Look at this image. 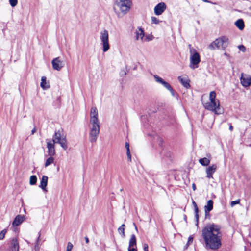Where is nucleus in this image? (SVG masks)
Masks as SVG:
<instances>
[{
    "label": "nucleus",
    "instance_id": "53",
    "mask_svg": "<svg viewBox=\"0 0 251 251\" xmlns=\"http://www.w3.org/2000/svg\"><path fill=\"white\" fill-rule=\"evenodd\" d=\"M134 225H135V224H134ZM135 228L137 229V227L136 226H135Z\"/></svg>",
    "mask_w": 251,
    "mask_h": 251
},
{
    "label": "nucleus",
    "instance_id": "49",
    "mask_svg": "<svg viewBox=\"0 0 251 251\" xmlns=\"http://www.w3.org/2000/svg\"><path fill=\"white\" fill-rule=\"evenodd\" d=\"M35 131V128H34V129H33L32 130V134H34V133Z\"/></svg>",
    "mask_w": 251,
    "mask_h": 251
},
{
    "label": "nucleus",
    "instance_id": "21",
    "mask_svg": "<svg viewBox=\"0 0 251 251\" xmlns=\"http://www.w3.org/2000/svg\"><path fill=\"white\" fill-rule=\"evenodd\" d=\"M236 26L240 30H242L245 26L244 22L241 19H238L235 23Z\"/></svg>",
    "mask_w": 251,
    "mask_h": 251
},
{
    "label": "nucleus",
    "instance_id": "37",
    "mask_svg": "<svg viewBox=\"0 0 251 251\" xmlns=\"http://www.w3.org/2000/svg\"><path fill=\"white\" fill-rule=\"evenodd\" d=\"M193 237L192 236H189L188 238V244H191L193 242Z\"/></svg>",
    "mask_w": 251,
    "mask_h": 251
},
{
    "label": "nucleus",
    "instance_id": "32",
    "mask_svg": "<svg viewBox=\"0 0 251 251\" xmlns=\"http://www.w3.org/2000/svg\"><path fill=\"white\" fill-rule=\"evenodd\" d=\"M127 72H128V70L126 68H125L120 71V74L121 75L124 76V75H126Z\"/></svg>",
    "mask_w": 251,
    "mask_h": 251
},
{
    "label": "nucleus",
    "instance_id": "46",
    "mask_svg": "<svg viewBox=\"0 0 251 251\" xmlns=\"http://www.w3.org/2000/svg\"><path fill=\"white\" fill-rule=\"evenodd\" d=\"M192 203H193V205H194V208H195V207H197V204H196V203L194 201H193V202H192Z\"/></svg>",
    "mask_w": 251,
    "mask_h": 251
},
{
    "label": "nucleus",
    "instance_id": "23",
    "mask_svg": "<svg viewBox=\"0 0 251 251\" xmlns=\"http://www.w3.org/2000/svg\"><path fill=\"white\" fill-rule=\"evenodd\" d=\"M199 162L203 166H207L209 164L210 160L206 157H204L200 159L199 160Z\"/></svg>",
    "mask_w": 251,
    "mask_h": 251
},
{
    "label": "nucleus",
    "instance_id": "45",
    "mask_svg": "<svg viewBox=\"0 0 251 251\" xmlns=\"http://www.w3.org/2000/svg\"><path fill=\"white\" fill-rule=\"evenodd\" d=\"M194 210H195V214H198V211H199V210H198V207H195V208H194Z\"/></svg>",
    "mask_w": 251,
    "mask_h": 251
},
{
    "label": "nucleus",
    "instance_id": "50",
    "mask_svg": "<svg viewBox=\"0 0 251 251\" xmlns=\"http://www.w3.org/2000/svg\"><path fill=\"white\" fill-rule=\"evenodd\" d=\"M202 0L205 2H209V1L207 0Z\"/></svg>",
    "mask_w": 251,
    "mask_h": 251
},
{
    "label": "nucleus",
    "instance_id": "40",
    "mask_svg": "<svg viewBox=\"0 0 251 251\" xmlns=\"http://www.w3.org/2000/svg\"><path fill=\"white\" fill-rule=\"evenodd\" d=\"M126 153H127L128 159L129 160V161H131V155L130 154V151L126 152Z\"/></svg>",
    "mask_w": 251,
    "mask_h": 251
},
{
    "label": "nucleus",
    "instance_id": "31",
    "mask_svg": "<svg viewBox=\"0 0 251 251\" xmlns=\"http://www.w3.org/2000/svg\"><path fill=\"white\" fill-rule=\"evenodd\" d=\"M9 1L10 5L14 7L17 4L18 0H9Z\"/></svg>",
    "mask_w": 251,
    "mask_h": 251
},
{
    "label": "nucleus",
    "instance_id": "19",
    "mask_svg": "<svg viewBox=\"0 0 251 251\" xmlns=\"http://www.w3.org/2000/svg\"><path fill=\"white\" fill-rule=\"evenodd\" d=\"M129 248H135L137 249L136 247V237L134 234H132L131 236L129 242Z\"/></svg>",
    "mask_w": 251,
    "mask_h": 251
},
{
    "label": "nucleus",
    "instance_id": "39",
    "mask_svg": "<svg viewBox=\"0 0 251 251\" xmlns=\"http://www.w3.org/2000/svg\"><path fill=\"white\" fill-rule=\"evenodd\" d=\"M126 152H129L130 151H129V144L128 143H126Z\"/></svg>",
    "mask_w": 251,
    "mask_h": 251
},
{
    "label": "nucleus",
    "instance_id": "17",
    "mask_svg": "<svg viewBox=\"0 0 251 251\" xmlns=\"http://www.w3.org/2000/svg\"><path fill=\"white\" fill-rule=\"evenodd\" d=\"M178 79L184 87L186 88L190 87V80L187 76H178Z\"/></svg>",
    "mask_w": 251,
    "mask_h": 251
},
{
    "label": "nucleus",
    "instance_id": "44",
    "mask_svg": "<svg viewBox=\"0 0 251 251\" xmlns=\"http://www.w3.org/2000/svg\"><path fill=\"white\" fill-rule=\"evenodd\" d=\"M85 242L87 244H88L89 242V238L87 237H85Z\"/></svg>",
    "mask_w": 251,
    "mask_h": 251
},
{
    "label": "nucleus",
    "instance_id": "28",
    "mask_svg": "<svg viewBox=\"0 0 251 251\" xmlns=\"http://www.w3.org/2000/svg\"><path fill=\"white\" fill-rule=\"evenodd\" d=\"M58 144H59L61 147L65 150H66L68 148L66 138L65 139H63V140L61 141H60Z\"/></svg>",
    "mask_w": 251,
    "mask_h": 251
},
{
    "label": "nucleus",
    "instance_id": "42",
    "mask_svg": "<svg viewBox=\"0 0 251 251\" xmlns=\"http://www.w3.org/2000/svg\"><path fill=\"white\" fill-rule=\"evenodd\" d=\"M195 217H196V221H197V225H198V219H199L198 214H195Z\"/></svg>",
    "mask_w": 251,
    "mask_h": 251
},
{
    "label": "nucleus",
    "instance_id": "29",
    "mask_svg": "<svg viewBox=\"0 0 251 251\" xmlns=\"http://www.w3.org/2000/svg\"><path fill=\"white\" fill-rule=\"evenodd\" d=\"M161 22V21L155 17L152 16L151 17V22L152 24L158 25Z\"/></svg>",
    "mask_w": 251,
    "mask_h": 251
},
{
    "label": "nucleus",
    "instance_id": "51",
    "mask_svg": "<svg viewBox=\"0 0 251 251\" xmlns=\"http://www.w3.org/2000/svg\"><path fill=\"white\" fill-rule=\"evenodd\" d=\"M184 219L185 220H186V215H184Z\"/></svg>",
    "mask_w": 251,
    "mask_h": 251
},
{
    "label": "nucleus",
    "instance_id": "25",
    "mask_svg": "<svg viewBox=\"0 0 251 251\" xmlns=\"http://www.w3.org/2000/svg\"><path fill=\"white\" fill-rule=\"evenodd\" d=\"M54 162V158L53 156H50V157L46 160L45 163V167H47L53 163Z\"/></svg>",
    "mask_w": 251,
    "mask_h": 251
},
{
    "label": "nucleus",
    "instance_id": "1",
    "mask_svg": "<svg viewBox=\"0 0 251 251\" xmlns=\"http://www.w3.org/2000/svg\"><path fill=\"white\" fill-rule=\"evenodd\" d=\"M202 236L206 248L217 250L221 247L222 234L219 226L214 224L207 225L202 230Z\"/></svg>",
    "mask_w": 251,
    "mask_h": 251
},
{
    "label": "nucleus",
    "instance_id": "18",
    "mask_svg": "<svg viewBox=\"0 0 251 251\" xmlns=\"http://www.w3.org/2000/svg\"><path fill=\"white\" fill-rule=\"evenodd\" d=\"M48 177L46 176H43L40 181L39 187L43 191H47L46 187L48 184Z\"/></svg>",
    "mask_w": 251,
    "mask_h": 251
},
{
    "label": "nucleus",
    "instance_id": "5",
    "mask_svg": "<svg viewBox=\"0 0 251 251\" xmlns=\"http://www.w3.org/2000/svg\"><path fill=\"white\" fill-rule=\"evenodd\" d=\"M190 64L189 67L195 69L198 67V65L201 61L200 56L198 52L194 48H190Z\"/></svg>",
    "mask_w": 251,
    "mask_h": 251
},
{
    "label": "nucleus",
    "instance_id": "34",
    "mask_svg": "<svg viewBox=\"0 0 251 251\" xmlns=\"http://www.w3.org/2000/svg\"><path fill=\"white\" fill-rule=\"evenodd\" d=\"M240 200L239 199L236 201H232L230 203V205L231 207H233L235 204H239L240 203Z\"/></svg>",
    "mask_w": 251,
    "mask_h": 251
},
{
    "label": "nucleus",
    "instance_id": "24",
    "mask_svg": "<svg viewBox=\"0 0 251 251\" xmlns=\"http://www.w3.org/2000/svg\"><path fill=\"white\" fill-rule=\"evenodd\" d=\"M12 251H19V244L17 240L13 239L12 241Z\"/></svg>",
    "mask_w": 251,
    "mask_h": 251
},
{
    "label": "nucleus",
    "instance_id": "3",
    "mask_svg": "<svg viewBox=\"0 0 251 251\" xmlns=\"http://www.w3.org/2000/svg\"><path fill=\"white\" fill-rule=\"evenodd\" d=\"M132 6V0H116L113 9L118 17H122L130 11Z\"/></svg>",
    "mask_w": 251,
    "mask_h": 251
},
{
    "label": "nucleus",
    "instance_id": "48",
    "mask_svg": "<svg viewBox=\"0 0 251 251\" xmlns=\"http://www.w3.org/2000/svg\"><path fill=\"white\" fill-rule=\"evenodd\" d=\"M40 235H39V237H38V238L37 239V242H36V243H37L38 244V242H39V241L40 240Z\"/></svg>",
    "mask_w": 251,
    "mask_h": 251
},
{
    "label": "nucleus",
    "instance_id": "36",
    "mask_svg": "<svg viewBox=\"0 0 251 251\" xmlns=\"http://www.w3.org/2000/svg\"><path fill=\"white\" fill-rule=\"evenodd\" d=\"M144 251H148V245L146 243H144L143 245Z\"/></svg>",
    "mask_w": 251,
    "mask_h": 251
},
{
    "label": "nucleus",
    "instance_id": "2",
    "mask_svg": "<svg viewBox=\"0 0 251 251\" xmlns=\"http://www.w3.org/2000/svg\"><path fill=\"white\" fill-rule=\"evenodd\" d=\"M100 124L98 109L96 107H92L90 112L89 123V140L91 143H94L97 141L100 133Z\"/></svg>",
    "mask_w": 251,
    "mask_h": 251
},
{
    "label": "nucleus",
    "instance_id": "33",
    "mask_svg": "<svg viewBox=\"0 0 251 251\" xmlns=\"http://www.w3.org/2000/svg\"><path fill=\"white\" fill-rule=\"evenodd\" d=\"M73 245L72 243L71 242H68L67 244V246L66 248V251H71L72 249H73Z\"/></svg>",
    "mask_w": 251,
    "mask_h": 251
},
{
    "label": "nucleus",
    "instance_id": "30",
    "mask_svg": "<svg viewBox=\"0 0 251 251\" xmlns=\"http://www.w3.org/2000/svg\"><path fill=\"white\" fill-rule=\"evenodd\" d=\"M7 232V230L4 229L2 230L0 233V240L4 239L5 235Z\"/></svg>",
    "mask_w": 251,
    "mask_h": 251
},
{
    "label": "nucleus",
    "instance_id": "26",
    "mask_svg": "<svg viewBox=\"0 0 251 251\" xmlns=\"http://www.w3.org/2000/svg\"><path fill=\"white\" fill-rule=\"evenodd\" d=\"M125 226L124 224L122 225L118 229V232L122 237H125Z\"/></svg>",
    "mask_w": 251,
    "mask_h": 251
},
{
    "label": "nucleus",
    "instance_id": "4",
    "mask_svg": "<svg viewBox=\"0 0 251 251\" xmlns=\"http://www.w3.org/2000/svg\"><path fill=\"white\" fill-rule=\"evenodd\" d=\"M216 94L215 91H211L209 94L208 101H202L204 107L209 111L214 112L215 114L219 115L223 113V109L220 104L218 99H216Z\"/></svg>",
    "mask_w": 251,
    "mask_h": 251
},
{
    "label": "nucleus",
    "instance_id": "12",
    "mask_svg": "<svg viewBox=\"0 0 251 251\" xmlns=\"http://www.w3.org/2000/svg\"><path fill=\"white\" fill-rule=\"evenodd\" d=\"M166 8V4L164 2H160L154 7V13L155 15H160L165 11Z\"/></svg>",
    "mask_w": 251,
    "mask_h": 251
},
{
    "label": "nucleus",
    "instance_id": "16",
    "mask_svg": "<svg viewBox=\"0 0 251 251\" xmlns=\"http://www.w3.org/2000/svg\"><path fill=\"white\" fill-rule=\"evenodd\" d=\"M25 219V216L22 215H18L14 218L12 226H17L21 224Z\"/></svg>",
    "mask_w": 251,
    "mask_h": 251
},
{
    "label": "nucleus",
    "instance_id": "52",
    "mask_svg": "<svg viewBox=\"0 0 251 251\" xmlns=\"http://www.w3.org/2000/svg\"><path fill=\"white\" fill-rule=\"evenodd\" d=\"M152 40V38H149L148 40L149 41V40Z\"/></svg>",
    "mask_w": 251,
    "mask_h": 251
},
{
    "label": "nucleus",
    "instance_id": "8",
    "mask_svg": "<svg viewBox=\"0 0 251 251\" xmlns=\"http://www.w3.org/2000/svg\"><path fill=\"white\" fill-rule=\"evenodd\" d=\"M154 78L156 82L161 84L165 88H166L171 92L172 96H174L175 94L174 90L168 82L164 80L162 78L160 77L157 75H154Z\"/></svg>",
    "mask_w": 251,
    "mask_h": 251
},
{
    "label": "nucleus",
    "instance_id": "10",
    "mask_svg": "<svg viewBox=\"0 0 251 251\" xmlns=\"http://www.w3.org/2000/svg\"><path fill=\"white\" fill-rule=\"evenodd\" d=\"M241 83L245 87L251 86V76L242 74L240 77Z\"/></svg>",
    "mask_w": 251,
    "mask_h": 251
},
{
    "label": "nucleus",
    "instance_id": "35",
    "mask_svg": "<svg viewBox=\"0 0 251 251\" xmlns=\"http://www.w3.org/2000/svg\"><path fill=\"white\" fill-rule=\"evenodd\" d=\"M238 48L243 52H244L246 51L245 47L242 45L238 46Z\"/></svg>",
    "mask_w": 251,
    "mask_h": 251
},
{
    "label": "nucleus",
    "instance_id": "38",
    "mask_svg": "<svg viewBox=\"0 0 251 251\" xmlns=\"http://www.w3.org/2000/svg\"><path fill=\"white\" fill-rule=\"evenodd\" d=\"M39 245L37 243H36L34 247V250L35 251H39Z\"/></svg>",
    "mask_w": 251,
    "mask_h": 251
},
{
    "label": "nucleus",
    "instance_id": "9",
    "mask_svg": "<svg viewBox=\"0 0 251 251\" xmlns=\"http://www.w3.org/2000/svg\"><path fill=\"white\" fill-rule=\"evenodd\" d=\"M66 136L63 134V131L62 129H59L55 132V133L52 137V142L53 143H58L60 141H61L63 139H65Z\"/></svg>",
    "mask_w": 251,
    "mask_h": 251
},
{
    "label": "nucleus",
    "instance_id": "47",
    "mask_svg": "<svg viewBox=\"0 0 251 251\" xmlns=\"http://www.w3.org/2000/svg\"><path fill=\"white\" fill-rule=\"evenodd\" d=\"M229 130L230 131H232L233 130V126H232L230 125V126H229Z\"/></svg>",
    "mask_w": 251,
    "mask_h": 251
},
{
    "label": "nucleus",
    "instance_id": "6",
    "mask_svg": "<svg viewBox=\"0 0 251 251\" xmlns=\"http://www.w3.org/2000/svg\"><path fill=\"white\" fill-rule=\"evenodd\" d=\"M228 44V38L226 36L216 39L211 45L213 48H216L218 49L224 50Z\"/></svg>",
    "mask_w": 251,
    "mask_h": 251
},
{
    "label": "nucleus",
    "instance_id": "27",
    "mask_svg": "<svg viewBox=\"0 0 251 251\" xmlns=\"http://www.w3.org/2000/svg\"><path fill=\"white\" fill-rule=\"evenodd\" d=\"M37 177L36 176H35V175L31 176L30 177L29 184L31 185H35L37 182Z\"/></svg>",
    "mask_w": 251,
    "mask_h": 251
},
{
    "label": "nucleus",
    "instance_id": "20",
    "mask_svg": "<svg viewBox=\"0 0 251 251\" xmlns=\"http://www.w3.org/2000/svg\"><path fill=\"white\" fill-rule=\"evenodd\" d=\"M213 209V201L212 200L208 201L207 204L204 206V211L205 214L208 213Z\"/></svg>",
    "mask_w": 251,
    "mask_h": 251
},
{
    "label": "nucleus",
    "instance_id": "13",
    "mask_svg": "<svg viewBox=\"0 0 251 251\" xmlns=\"http://www.w3.org/2000/svg\"><path fill=\"white\" fill-rule=\"evenodd\" d=\"M52 68L54 70L59 71L63 67V63L60 60L59 57L53 59L51 62Z\"/></svg>",
    "mask_w": 251,
    "mask_h": 251
},
{
    "label": "nucleus",
    "instance_id": "14",
    "mask_svg": "<svg viewBox=\"0 0 251 251\" xmlns=\"http://www.w3.org/2000/svg\"><path fill=\"white\" fill-rule=\"evenodd\" d=\"M54 143L50 140H47V148L49 156H54L55 154Z\"/></svg>",
    "mask_w": 251,
    "mask_h": 251
},
{
    "label": "nucleus",
    "instance_id": "11",
    "mask_svg": "<svg viewBox=\"0 0 251 251\" xmlns=\"http://www.w3.org/2000/svg\"><path fill=\"white\" fill-rule=\"evenodd\" d=\"M135 38L136 40L141 42H144L145 33L144 29L141 27H138L135 30Z\"/></svg>",
    "mask_w": 251,
    "mask_h": 251
},
{
    "label": "nucleus",
    "instance_id": "41",
    "mask_svg": "<svg viewBox=\"0 0 251 251\" xmlns=\"http://www.w3.org/2000/svg\"><path fill=\"white\" fill-rule=\"evenodd\" d=\"M128 251H137V249H136L135 248H128Z\"/></svg>",
    "mask_w": 251,
    "mask_h": 251
},
{
    "label": "nucleus",
    "instance_id": "15",
    "mask_svg": "<svg viewBox=\"0 0 251 251\" xmlns=\"http://www.w3.org/2000/svg\"><path fill=\"white\" fill-rule=\"evenodd\" d=\"M217 169V166L215 164H212L206 168L205 172L206 177L210 179L213 178V175Z\"/></svg>",
    "mask_w": 251,
    "mask_h": 251
},
{
    "label": "nucleus",
    "instance_id": "7",
    "mask_svg": "<svg viewBox=\"0 0 251 251\" xmlns=\"http://www.w3.org/2000/svg\"><path fill=\"white\" fill-rule=\"evenodd\" d=\"M108 38L109 35L107 31L104 30L100 33V39L102 43L103 52L107 51L109 49Z\"/></svg>",
    "mask_w": 251,
    "mask_h": 251
},
{
    "label": "nucleus",
    "instance_id": "43",
    "mask_svg": "<svg viewBox=\"0 0 251 251\" xmlns=\"http://www.w3.org/2000/svg\"><path fill=\"white\" fill-rule=\"evenodd\" d=\"M192 186L193 190L194 191H195L196 189V185L195 184V183H193Z\"/></svg>",
    "mask_w": 251,
    "mask_h": 251
},
{
    "label": "nucleus",
    "instance_id": "22",
    "mask_svg": "<svg viewBox=\"0 0 251 251\" xmlns=\"http://www.w3.org/2000/svg\"><path fill=\"white\" fill-rule=\"evenodd\" d=\"M40 86L42 89H43L44 90L49 88V86L47 84V83L46 76H42L41 77V82L40 83Z\"/></svg>",
    "mask_w": 251,
    "mask_h": 251
}]
</instances>
